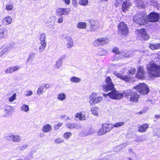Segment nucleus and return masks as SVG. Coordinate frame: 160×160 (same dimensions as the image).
I'll list each match as a JSON object with an SVG mask.
<instances>
[{
    "label": "nucleus",
    "instance_id": "1",
    "mask_svg": "<svg viewBox=\"0 0 160 160\" xmlns=\"http://www.w3.org/2000/svg\"><path fill=\"white\" fill-rule=\"evenodd\" d=\"M105 85L102 86L103 90L108 93V96L111 99L114 100H119L122 99L124 96L123 94L120 93L114 88V85L112 82V79L109 76L107 77L105 81Z\"/></svg>",
    "mask_w": 160,
    "mask_h": 160
},
{
    "label": "nucleus",
    "instance_id": "2",
    "mask_svg": "<svg viewBox=\"0 0 160 160\" xmlns=\"http://www.w3.org/2000/svg\"><path fill=\"white\" fill-rule=\"evenodd\" d=\"M149 74L153 77H160V65L154 62H150L147 67Z\"/></svg>",
    "mask_w": 160,
    "mask_h": 160
},
{
    "label": "nucleus",
    "instance_id": "3",
    "mask_svg": "<svg viewBox=\"0 0 160 160\" xmlns=\"http://www.w3.org/2000/svg\"><path fill=\"white\" fill-rule=\"evenodd\" d=\"M124 96L132 102H137L139 97V95L136 93H134L131 90L128 89L123 92Z\"/></svg>",
    "mask_w": 160,
    "mask_h": 160
},
{
    "label": "nucleus",
    "instance_id": "4",
    "mask_svg": "<svg viewBox=\"0 0 160 160\" xmlns=\"http://www.w3.org/2000/svg\"><path fill=\"white\" fill-rule=\"evenodd\" d=\"M118 32L121 36H127L129 33L127 25L123 21L120 22L117 25Z\"/></svg>",
    "mask_w": 160,
    "mask_h": 160
},
{
    "label": "nucleus",
    "instance_id": "5",
    "mask_svg": "<svg viewBox=\"0 0 160 160\" xmlns=\"http://www.w3.org/2000/svg\"><path fill=\"white\" fill-rule=\"evenodd\" d=\"M113 128L112 125L111 124L104 123L101 128L98 132L99 135H102L110 131Z\"/></svg>",
    "mask_w": 160,
    "mask_h": 160
},
{
    "label": "nucleus",
    "instance_id": "6",
    "mask_svg": "<svg viewBox=\"0 0 160 160\" xmlns=\"http://www.w3.org/2000/svg\"><path fill=\"white\" fill-rule=\"evenodd\" d=\"M103 98L96 93H92L89 97V102L91 105L95 104L101 102Z\"/></svg>",
    "mask_w": 160,
    "mask_h": 160
},
{
    "label": "nucleus",
    "instance_id": "7",
    "mask_svg": "<svg viewBox=\"0 0 160 160\" xmlns=\"http://www.w3.org/2000/svg\"><path fill=\"white\" fill-rule=\"evenodd\" d=\"M90 24L89 30L90 31L94 32L97 30L100 27V24L98 21L94 19H91L88 20Z\"/></svg>",
    "mask_w": 160,
    "mask_h": 160
},
{
    "label": "nucleus",
    "instance_id": "8",
    "mask_svg": "<svg viewBox=\"0 0 160 160\" xmlns=\"http://www.w3.org/2000/svg\"><path fill=\"white\" fill-rule=\"evenodd\" d=\"M159 13L156 12H151L148 16L149 22H158L159 20Z\"/></svg>",
    "mask_w": 160,
    "mask_h": 160
},
{
    "label": "nucleus",
    "instance_id": "9",
    "mask_svg": "<svg viewBox=\"0 0 160 160\" xmlns=\"http://www.w3.org/2000/svg\"><path fill=\"white\" fill-rule=\"evenodd\" d=\"M108 41L109 39L107 38H100L94 41L93 44L95 46H98L106 44L108 42Z\"/></svg>",
    "mask_w": 160,
    "mask_h": 160
},
{
    "label": "nucleus",
    "instance_id": "10",
    "mask_svg": "<svg viewBox=\"0 0 160 160\" xmlns=\"http://www.w3.org/2000/svg\"><path fill=\"white\" fill-rule=\"evenodd\" d=\"M70 11V8H59L56 10V13L58 15L62 16V15H68Z\"/></svg>",
    "mask_w": 160,
    "mask_h": 160
},
{
    "label": "nucleus",
    "instance_id": "11",
    "mask_svg": "<svg viewBox=\"0 0 160 160\" xmlns=\"http://www.w3.org/2000/svg\"><path fill=\"white\" fill-rule=\"evenodd\" d=\"M150 92L148 86L144 83H141V94L146 95Z\"/></svg>",
    "mask_w": 160,
    "mask_h": 160
},
{
    "label": "nucleus",
    "instance_id": "12",
    "mask_svg": "<svg viewBox=\"0 0 160 160\" xmlns=\"http://www.w3.org/2000/svg\"><path fill=\"white\" fill-rule=\"evenodd\" d=\"M6 138L9 141L12 140L13 142H19L21 139L20 137L19 136L12 134L8 135L6 137Z\"/></svg>",
    "mask_w": 160,
    "mask_h": 160
},
{
    "label": "nucleus",
    "instance_id": "13",
    "mask_svg": "<svg viewBox=\"0 0 160 160\" xmlns=\"http://www.w3.org/2000/svg\"><path fill=\"white\" fill-rule=\"evenodd\" d=\"M115 75L121 79L127 82H128L131 80V77L127 75L123 76L122 74L118 73L115 74Z\"/></svg>",
    "mask_w": 160,
    "mask_h": 160
},
{
    "label": "nucleus",
    "instance_id": "14",
    "mask_svg": "<svg viewBox=\"0 0 160 160\" xmlns=\"http://www.w3.org/2000/svg\"><path fill=\"white\" fill-rule=\"evenodd\" d=\"M8 30L6 28H0V39L6 38L7 36Z\"/></svg>",
    "mask_w": 160,
    "mask_h": 160
},
{
    "label": "nucleus",
    "instance_id": "15",
    "mask_svg": "<svg viewBox=\"0 0 160 160\" xmlns=\"http://www.w3.org/2000/svg\"><path fill=\"white\" fill-rule=\"evenodd\" d=\"M149 21L148 16L147 15L144 13L143 15L141 17V25H144L147 24Z\"/></svg>",
    "mask_w": 160,
    "mask_h": 160
},
{
    "label": "nucleus",
    "instance_id": "16",
    "mask_svg": "<svg viewBox=\"0 0 160 160\" xmlns=\"http://www.w3.org/2000/svg\"><path fill=\"white\" fill-rule=\"evenodd\" d=\"M20 68L19 66L11 67L6 69L5 72L7 73H10L18 71Z\"/></svg>",
    "mask_w": 160,
    "mask_h": 160
},
{
    "label": "nucleus",
    "instance_id": "17",
    "mask_svg": "<svg viewBox=\"0 0 160 160\" xmlns=\"http://www.w3.org/2000/svg\"><path fill=\"white\" fill-rule=\"evenodd\" d=\"M9 47L3 46L0 48V57L4 54L8 53L10 51Z\"/></svg>",
    "mask_w": 160,
    "mask_h": 160
},
{
    "label": "nucleus",
    "instance_id": "18",
    "mask_svg": "<svg viewBox=\"0 0 160 160\" xmlns=\"http://www.w3.org/2000/svg\"><path fill=\"white\" fill-rule=\"evenodd\" d=\"M12 21V19L10 16H7L3 19L2 21V23L4 25L10 24Z\"/></svg>",
    "mask_w": 160,
    "mask_h": 160
},
{
    "label": "nucleus",
    "instance_id": "19",
    "mask_svg": "<svg viewBox=\"0 0 160 160\" xmlns=\"http://www.w3.org/2000/svg\"><path fill=\"white\" fill-rule=\"evenodd\" d=\"M141 37H142V39L145 40H147L149 38V36L145 29H141Z\"/></svg>",
    "mask_w": 160,
    "mask_h": 160
},
{
    "label": "nucleus",
    "instance_id": "20",
    "mask_svg": "<svg viewBox=\"0 0 160 160\" xmlns=\"http://www.w3.org/2000/svg\"><path fill=\"white\" fill-rule=\"evenodd\" d=\"M66 39L67 42L66 44L67 47L69 48H72L73 46L74 43L72 38L69 37H66Z\"/></svg>",
    "mask_w": 160,
    "mask_h": 160
},
{
    "label": "nucleus",
    "instance_id": "21",
    "mask_svg": "<svg viewBox=\"0 0 160 160\" xmlns=\"http://www.w3.org/2000/svg\"><path fill=\"white\" fill-rule=\"evenodd\" d=\"M75 117L80 120H84L86 119L85 115L81 112L76 113L75 115Z\"/></svg>",
    "mask_w": 160,
    "mask_h": 160
},
{
    "label": "nucleus",
    "instance_id": "22",
    "mask_svg": "<svg viewBox=\"0 0 160 160\" xmlns=\"http://www.w3.org/2000/svg\"><path fill=\"white\" fill-rule=\"evenodd\" d=\"M5 113L7 115L12 114L13 112V108L9 105H6L5 107Z\"/></svg>",
    "mask_w": 160,
    "mask_h": 160
},
{
    "label": "nucleus",
    "instance_id": "23",
    "mask_svg": "<svg viewBox=\"0 0 160 160\" xmlns=\"http://www.w3.org/2000/svg\"><path fill=\"white\" fill-rule=\"evenodd\" d=\"M51 125L48 124L44 125L42 128V131L44 132H50L52 129Z\"/></svg>",
    "mask_w": 160,
    "mask_h": 160
},
{
    "label": "nucleus",
    "instance_id": "24",
    "mask_svg": "<svg viewBox=\"0 0 160 160\" xmlns=\"http://www.w3.org/2000/svg\"><path fill=\"white\" fill-rule=\"evenodd\" d=\"M129 6L128 1L127 0L123 2L122 6L121 8L122 12H125L128 11V8Z\"/></svg>",
    "mask_w": 160,
    "mask_h": 160
},
{
    "label": "nucleus",
    "instance_id": "25",
    "mask_svg": "<svg viewBox=\"0 0 160 160\" xmlns=\"http://www.w3.org/2000/svg\"><path fill=\"white\" fill-rule=\"evenodd\" d=\"M67 128L73 129L78 127V125L76 123H68L66 125Z\"/></svg>",
    "mask_w": 160,
    "mask_h": 160
},
{
    "label": "nucleus",
    "instance_id": "26",
    "mask_svg": "<svg viewBox=\"0 0 160 160\" xmlns=\"http://www.w3.org/2000/svg\"><path fill=\"white\" fill-rule=\"evenodd\" d=\"M150 48L152 50L159 49H160V43L156 44L150 43L149 45Z\"/></svg>",
    "mask_w": 160,
    "mask_h": 160
},
{
    "label": "nucleus",
    "instance_id": "27",
    "mask_svg": "<svg viewBox=\"0 0 160 160\" xmlns=\"http://www.w3.org/2000/svg\"><path fill=\"white\" fill-rule=\"evenodd\" d=\"M149 127V125L147 123H144L141 126V132H145L146 131Z\"/></svg>",
    "mask_w": 160,
    "mask_h": 160
},
{
    "label": "nucleus",
    "instance_id": "28",
    "mask_svg": "<svg viewBox=\"0 0 160 160\" xmlns=\"http://www.w3.org/2000/svg\"><path fill=\"white\" fill-rule=\"evenodd\" d=\"M108 53V51L105 49H101V50L98 52L97 55L98 56L106 55Z\"/></svg>",
    "mask_w": 160,
    "mask_h": 160
},
{
    "label": "nucleus",
    "instance_id": "29",
    "mask_svg": "<svg viewBox=\"0 0 160 160\" xmlns=\"http://www.w3.org/2000/svg\"><path fill=\"white\" fill-rule=\"evenodd\" d=\"M87 26V24L85 22H79L77 24V27L79 29H85Z\"/></svg>",
    "mask_w": 160,
    "mask_h": 160
},
{
    "label": "nucleus",
    "instance_id": "30",
    "mask_svg": "<svg viewBox=\"0 0 160 160\" xmlns=\"http://www.w3.org/2000/svg\"><path fill=\"white\" fill-rule=\"evenodd\" d=\"M112 51L115 55H120L121 54V52L119 50V48L116 47L113 48Z\"/></svg>",
    "mask_w": 160,
    "mask_h": 160
},
{
    "label": "nucleus",
    "instance_id": "31",
    "mask_svg": "<svg viewBox=\"0 0 160 160\" xmlns=\"http://www.w3.org/2000/svg\"><path fill=\"white\" fill-rule=\"evenodd\" d=\"M40 43L41 45L39 48L40 51V52H42L45 49L46 45V42H41Z\"/></svg>",
    "mask_w": 160,
    "mask_h": 160
},
{
    "label": "nucleus",
    "instance_id": "32",
    "mask_svg": "<svg viewBox=\"0 0 160 160\" xmlns=\"http://www.w3.org/2000/svg\"><path fill=\"white\" fill-rule=\"evenodd\" d=\"M88 0H79V4L83 6H85L88 5Z\"/></svg>",
    "mask_w": 160,
    "mask_h": 160
},
{
    "label": "nucleus",
    "instance_id": "33",
    "mask_svg": "<svg viewBox=\"0 0 160 160\" xmlns=\"http://www.w3.org/2000/svg\"><path fill=\"white\" fill-rule=\"evenodd\" d=\"M70 80L72 82L76 83L78 82L81 81V79L80 78L75 77H72Z\"/></svg>",
    "mask_w": 160,
    "mask_h": 160
},
{
    "label": "nucleus",
    "instance_id": "34",
    "mask_svg": "<svg viewBox=\"0 0 160 160\" xmlns=\"http://www.w3.org/2000/svg\"><path fill=\"white\" fill-rule=\"evenodd\" d=\"M98 108L97 107H92L91 109L92 113L95 115L98 116Z\"/></svg>",
    "mask_w": 160,
    "mask_h": 160
},
{
    "label": "nucleus",
    "instance_id": "35",
    "mask_svg": "<svg viewBox=\"0 0 160 160\" xmlns=\"http://www.w3.org/2000/svg\"><path fill=\"white\" fill-rule=\"evenodd\" d=\"M124 124V122H117L114 124L112 125L113 128H118L123 125Z\"/></svg>",
    "mask_w": 160,
    "mask_h": 160
},
{
    "label": "nucleus",
    "instance_id": "36",
    "mask_svg": "<svg viewBox=\"0 0 160 160\" xmlns=\"http://www.w3.org/2000/svg\"><path fill=\"white\" fill-rule=\"evenodd\" d=\"M57 98L59 100L62 101L65 99L66 96L64 93H60L58 95Z\"/></svg>",
    "mask_w": 160,
    "mask_h": 160
},
{
    "label": "nucleus",
    "instance_id": "37",
    "mask_svg": "<svg viewBox=\"0 0 160 160\" xmlns=\"http://www.w3.org/2000/svg\"><path fill=\"white\" fill-rule=\"evenodd\" d=\"M22 111L27 112L29 110V108L28 105L24 104L21 108Z\"/></svg>",
    "mask_w": 160,
    "mask_h": 160
},
{
    "label": "nucleus",
    "instance_id": "38",
    "mask_svg": "<svg viewBox=\"0 0 160 160\" xmlns=\"http://www.w3.org/2000/svg\"><path fill=\"white\" fill-rule=\"evenodd\" d=\"M72 135L71 132H66L63 135V137L66 139H68Z\"/></svg>",
    "mask_w": 160,
    "mask_h": 160
},
{
    "label": "nucleus",
    "instance_id": "39",
    "mask_svg": "<svg viewBox=\"0 0 160 160\" xmlns=\"http://www.w3.org/2000/svg\"><path fill=\"white\" fill-rule=\"evenodd\" d=\"M136 72V70L135 68L132 67L128 71V74L129 75H133Z\"/></svg>",
    "mask_w": 160,
    "mask_h": 160
},
{
    "label": "nucleus",
    "instance_id": "40",
    "mask_svg": "<svg viewBox=\"0 0 160 160\" xmlns=\"http://www.w3.org/2000/svg\"><path fill=\"white\" fill-rule=\"evenodd\" d=\"M16 97V93H14L11 97L8 98V100L10 102H12L15 100Z\"/></svg>",
    "mask_w": 160,
    "mask_h": 160
},
{
    "label": "nucleus",
    "instance_id": "41",
    "mask_svg": "<svg viewBox=\"0 0 160 160\" xmlns=\"http://www.w3.org/2000/svg\"><path fill=\"white\" fill-rule=\"evenodd\" d=\"M140 18L139 15H136L133 17V19L134 22L138 23L139 22Z\"/></svg>",
    "mask_w": 160,
    "mask_h": 160
},
{
    "label": "nucleus",
    "instance_id": "42",
    "mask_svg": "<svg viewBox=\"0 0 160 160\" xmlns=\"http://www.w3.org/2000/svg\"><path fill=\"white\" fill-rule=\"evenodd\" d=\"M43 87L42 86L39 87L37 91V94L38 95H40L41 94L43 91Z\"/></svg>",
    "mask_w": 160,
    "mask_h": 160
},
{
    "label": "nucleus",
    "instance_id": "43",
    "mask_svg": "<svg viewBox=\"0 0 160 160\" xmlns=\"http://www.w3.org/2000/svg\"><path fill=\"white\" fill-rule=\"evenodd\" d=\"M35 54V53H30L29 57L27 59V61L28 62L31 60H32L33 58L34 57Z\"/></svg>",
    "mask_w": 160,
    "mask_h": 160
},
{
    "label": "nucleus",
    "instance_id": "44",
    "mask_svg": "<svg viewBox=\"0 0 160 160\" xmlns=\"http://www.w3.org/2000/svg\"><path fill=\"white\" fill-rule=\"evenodd\" d=\"M45 35L44 33H42L41 34L40 37V40L41 42H46L45 40Z\"/></svg>",
    "mask_w": 160,
    "mask_h": 160
},
{
    "label": "nucleus",
    "instance_id": "45",
    "mask_svg": "<svg viewBox=\"0 0 160 160\" xmlns=\"http://www.w3.org/2000/svg\"><path fill=\"white\" fill-rule=\"evenodd\" d=\"M63 123L61 122H59L58 123L54 126V129L56 130H58L60 127L62 125Z\"/></svg>",
    "mask_w": 160,
    "mask_h": 160
},
{
    "label": "nucleus",
    "instance_id": "46",
    "mask_svg": "<svg viewBox=\"0 0 160 160\" xmlns=\"http://www.w3.org/2000/svg\"><path fill=\"white\" fill-rule=\"evenodd\" d=\"M55 142L56 143H58V144H59L61 143H62L64 142V140L63 139L59 138H58L55 140Z\"/></svg>",
    "mask_w": 160,
    "mask_h": 160
},
{
    "label": "nucleus",
    "instance_id": "47",
    "mask_svg": "<svg viewBox=\"0 0 160 160\" xmlns=\"http://www.w3.org/2000/svg\"><path fill=\"white\" fill-rule=\"evenodd\" d=\"M153 135L160 138V128L157 130L156 132L154 133Z\"/></svg>",
    "mask_w": 160,
    "mask_h": 160
},
{
    "label": "nucleus",
    "instance_id": "48",
    "mask_svg": "<svg viewBox=\"0 0 160 160\" xmlns=\"http://www.w3.org/2000/svg\"><path fill=\"white\" fill-rule=\"evenodd\" d=\"M141 79H143L145 77V71L141 68Z\"/></svg>",
    "mask_w": 160,
    "mask_h": 160
},
{
    "label": "nucleus",
    "instance_id": "49",
    "mask_svg": "<svg viewBox=\"0 0 160 160\" xmlns=\"http://www.w3.org/2000/svg\"><path fill=\"white\" fill-rule=\"evenodd\" d=\"M13 8V6L12 4H8L6 5V9L7 10H12Z\"/></svg>",
    "mask_w": 160,
    "mask_h": 160
},
{
    "label": "nucleus",
    "instance_id": "50",
    "mask_svg": "<svg viewBox=\"0 0 160 160\" xmlns=\"http://www.w3.org/2000/svg\"><path fill=\"white\" fill-rule=\"evenodd\" d=\"M133 89L137 90V92L140 93V84L133 87Z\"/></svg>",
    "mask_w": 160,
    "mask_h": 160
},
{
    "label": "nucleus",
    "instance_id": "51",
    "mask_svg": "<svg viewBox=\"0 0 160 160\" xmlns=\"http://www.w3.org/2000/svg\"><path fill=\"white\" fill-rule=\"evenodd\" d=\"M135 77L138 79L140 78V67L138 68L137 72L135 75Z\"/></svg>",
    "mask_w": 160,
    "mask_h": 160
},
{
    "label": "nucleus",
    "instance_id": "52",
    "mask_svg": "<svg viewBox=\"0 0 160 160\" xmlns=\"http://www.w3.org/2000/svg\"><path fill=\"white\" fill-rule=\"evenodd\" d=\"M27 147L28 145L27 144H24L20 147L19 149L21 150H23L25 149Z\"/></svg>",
    "mask_w": 160,
    "mask_h": 160
},
{
    "label": "nucleus",
    "instance_id": "53",
    "mask_svg": "<svg viewBox=\"0 0 160 160\" xmlns=\"http://www.w3.org/2000/svg\"><path fill=\"white\" fill-rule=\"evenodd\" d=\"M27 92V93L25 95V96L26 97L30 96L33 94L31 90L28 91Z\"/></svg>",
    "mask_w": 160,
    "mask_h": 160
},
{
    "label": "nucleus",
    "instance_id": "54",
    "mask_svg": "<svg viewBox=\"0 0 160 160\" xmlns=\"http://www.w3.org/2000/svg\"><path fill=\"white\" fill-rule=\"evenodd\" d=\"M72 3L74 6H76L78 5V0H72Z\"/></svg>",
    "mask_w": 160,
    "mask_h": 160
},
{
    "label": "nucleus",
    "instance_id": "55",
    "mask_svg": "<svg viewBox=\"0 0 160 160\" xmlns=\"http://www.w3.org/2000/svg\"><path fill=\"white\" fill-rule=\"evenodd\" d=\"M63 18L62 17H61L58 20V22L59 23H62L63 22Z\"/></svg>",
    "mask_w": 160,
    "mask_h": 160
},
{
    "label": "nucleus",
    "instance_id": "56",
    "mask_svg": "<svg viewBox=\"0 0 160 160\" xmlns=\"http://www.w3.org/2000/svg\"><path fill=\"white\" fill-rule=\"evenodd\" d=\"M44 87L48 89L50 87V85L49 84H45L44 85Z\"/></svg>",
    "mask_w": 160,
    "mask_h": 160
},
{
    "label": "nucleus",
    "instance_id": "57",
    "mask_svg": "<svg viewBox=\"0 0 160 160\" xmlns=\"http://www.w3.org/2000/svg\"><path fill=\"white\" fill-rule=\"evenodd\" d=\"M65 3L67 4H69L70 3V0H64Z\"/></svg>",
    "mask_w": 160,
    "mask_h": 160
},
{
    "label": "nucleus",
    "instance_id": "58",
    "mask_svg": "<svg viewBox=\"0 0 160 160\" xmlns=\"http://www.w3.org/2000/svg\"><path fill=\"white\" fill-rule=\"evenodd\" d=\"M56 66L58 68H59V67L61 66V63L59 62H56Z\"/></svg>",
    "mask_w": 160,
    "mask_h": 160
},
{
    "label": "nucleus",
    "instance_id": "59",
    "mask_svg": "<svg viewBox=\"0 0 160 160\" xmlns=\"http://www.w3.org/2000/svg\"><path fill=\"white\" fill-rule=\"evenodd\" d=\"M155 118L156 119H158L160 118V114L156 115L155 116Z\"/></svg>",
    "mask_w": 160,
    "mask_h": 160
},
{
    "label": "nucleus",
    "instance_id": "60",
    "mask_svg": "<svg viewBox=\"0 0 160 160\" xmlns=\"http://www.w3.org/2000/svg\"><path fill=\"white\" fill-rule=\"evenodd\" d=\"M103 96L105 98H106L108 96V93L106 94H103Z\"/></svg>",
    "mask_w": 160,
    "mask_h": 160
},
{
    "label": "nucleus",
    "instance_id": "61",
    "mask_svg": "<svg viewBox=\"0 0 160 160\" xmlns=\"http://www.w3.org/2000/svg\"><path fill=\"white\" fill-rule=\"evenodd\" d=\"M100 160H108L107 158H101Z\"/></svg>",
    "mask_w": 160,
    "mask_h": 160
},
{
    "label": "nucleus",
    "instance_id": "62",
    "mask_svg": "<svg viewBox=\"0 0 160 160\" xmlns=\"http://www.w3.org/2000/svg\"><path fill=\"white\" fill-rule=\"evenodd\" d=\"M136 32H138L139 33L140 32V30H136Z\"/></svg>",
    "mask_w": 160,
    "mask_h": 160
},
{
    "label": "nucleus",
    "instance_id": "63",
    "mask_svg": "<svg viewBox=\"0 0 160 160\" xmlns=\"http://www.w3.org/2000/svg\"><path fill=\"white\" fill-rule=\"evenodd\" d=\"M120 58H121V57H118V58H117V60H119V59H120Z\"/></svg>",
    "mask_w": 160,
    "mask_h": 160
},
{
    "label": "nucleus",
    "instance_id": "64",
    "mask_svg": "<svg viewBox=\"0 0 160 160\" xmlns=\"http://www.w3.org/2000/svg\"><path fill=\"white\" fill-rule=\"evenodd\" d=\"M143 112H141V111L140 113H141V114L142 113H143Z\"/></svg>",
    "mask_w": 160,
    "mask_h": 160
}]
</instances>
